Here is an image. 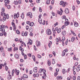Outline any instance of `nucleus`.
<instances>
[{"instance_id":"c9c22d12","label":"nucleus","mask_w":80,"mask_h":80,"mask_svg":"<svg viewBox=\"0 0 80 80\" xmlns=\"http://www.w3.org/2000/svg\"><path fill=\"white\" fill-rule=\"evenodd\" d=\"M8 52H12V48H8Z\"/></svg>"},{"instance_id":"a19ab883","label":"nucleus","mask_w":80,"mask_h":80,"mask_svg":"<svg viewBox=\"0 0 80 80\" xmlns=\"http://www.w3.org/2000/svg\"><path fill=\"white\" fill-rule=\"evenodd\" d=\"M2 67H3V64H0V69L2 68Z\"/></svg>"},{"instance_id":"338daca9","label":"nucleus","mask_w":80,"mask_h":80,"mask_svg":"<svg viewBox=\"0 0 80 80\" xmlns=\"http://www.w3.org/2000/svg\"><path fill=\"white\" fill-rule=\"evenodd\" d=\"M7 8H8V9H10V6L8 5L7 6Z\"/></svg>"},{"instance_id":"a211bd4d","label":"nucleus","mask_w":80,"mask_h":80,"mask_svg":"<svg viewBox=\"0 0 80 80\" xmlns=\"http://www.w3.org/2000/svg\"><path fill=\"white\" fill-rule=\"evenodd\" d=\"M38 22L40 24H42V18H39L38 19Z\"/></svg>"},{"instance_id":"9d476101","label":"nucleus","mask_w":80,"mask_h":80,"mask_svg":"<svg viewBox=\"0 0 80 80\" xmlns=\"http://www.w3.org/2000/svg\"><path fill=\"white\" fill-rule=\"evenodd\" d=\"M12 25L13 27V30L16 31V26L15 25V23H13V22H12Z\"/></svg>"},{"instance_id":"473e14b6","label":"nucleus","mask_w":80,"mask_h":80,"mask_svg":"<svg viewBox=\"0 0 80 80\" xmlns=\"http://www.w3.org/2000/svg\"><path fill=\"white\" fill-rule=\"evenodd\" d=\"M3 50V46H1V52H2Z\"/></svg>"},{"instance_id":"864d4df0","label":"nucleus","mask_w":80,"mask_h":80,"mask_svg":"<svg viewBox=\"0 0 80 80\" xmlns=\"http://www.w3.org/2000/svg\"><path fill=\"white\" fill-rule=\"evenodd\" d=\"M15 71L14 70V69L12 70V75L13 76V73H14V72Z\"/></svg>"},{"instance_id":"6e6552de","label":"nucleus","mask_w":80,"mask_h":80,"mask_svg":"<svg viewBox=\"0 0 80 80\" xmlns=\"http://www.w3.org/2000/svg\"><path fill=\"white\" fill-rule=\"evenodd\" d=\"M27 16H29L30 18H32V13L31 12H29L27 13Z\"/></svg>"},{"instance_id":"69168bd1","label":"nucleus","mask_w":80,"mask_h":80,"mask_svg":"<svg viewBox=\"0 0 80 80\" xmlns=\"http://www.w3.org/2000/svg\"><path fill=\"white\" fill-rule=\"evenodd\" d=\"M35 11V7H34L33 8H32V11H33V12H34Z\"/></svg>"},{"instance_id":"79ce46f5","label":"nucleus","mask_w":80,"mask_h":80,"mask_svg":"<svg viewBox=\"0 0 80 80\" xmlns=\"http://www.w3.org/2000/svg\"><path fill=\"white\" fill-rule=\"evenodd\" d=\"M24 44H25V42H22V43L21 44V46H22V47H23V46L24 45Z\"/></svg>"},{"instance_id":"f8f14e48","label":"nucleus","mask_w":80,"mask_h":80,"mask_svg":"<svg viewBox=\"0 0 80 80\" xmlns=\"http://www.w3.org/2000/svg\"><path fill=\"white\" fill-rule=\"evenodd\" d=\"M36 44L37 47L40 46V41H37L36 42Z\"/></svg>"},{"instance_id":"052dcab7","label":"nucleus","mask_w":80,"mask_h":80,"mask_svg":"<svg viewBox=\"0 0 80 80\" xmlns=\"http://www.w3.org/2000/svg\"><path fill=\"white\" fill-rule=\"evenodd\" d=\"M26 30H28L29 29V27L28 26H26Z\"/></svg>"},{"instance_id":"4c0bfd02","label":"nucleus","mask_w":80,"mask_h":80,"mask_svg":"<svg viewBox=\"0 0 80 80\" xmlns=\"http://www.w3.org/2000/svg\"><path fill=\"white\" fill-rule=\"evenodd\" d=\"M32 59H33L34 61H35V56H34V55H33L32 56Z\"/></svg>"},{"instance_id":"7ed1b4c3","label":"nucleus","mask_w":80,"mask_h":80,"mask_svg":"<svg viewBox=\"0 0 80 80\" xmlns=\"http://www.w3.org/2000/svg\"><path fill=\"white\" fill-rule=\"evenodd\" d=\"M60 5H62L63 7H65V5L67 4V2L61 1L60 2Z\"/></svg>"},{"instance_id":"6ab92c4d","label":"nucleus","mask_w":80,"mask_h":80,"mask_svg":"<svg viewBox=\"0 0 80 80\" xmlns=\"http://www.w3.org/2000/svg\"><path fill=\"white\" fill-rule=\"evenodd\" d=\"M48 65L49 66L51 65V61H50L49 60H48Z\"/></svg>"},{"instance_id":"1a4fd4ad","label":"nucleus","mask_w":80,"mask_h":80,"mask_svg":"<svg viewBox=\"0 0 80 80\" xmlns=\"http://www.w3.org/2000/svg\"><path fill=\"white\" fill-rule=\"evenodd\" d=\"M65 40V37L63 36L62 37V40L61 41L62 42V45H64V44H65V43H64V40Z\"/></svg>"},{"instance_id":"412c9836","label":"nucleus","mask_w":80,"mask_h":80,"mask_svg":"<svg viewBox=\"0 0 80 80\" xmlns=\"http://www.w3.org/2000/svg\"><path fill=\"white\" fill-rule=\"evenodd\" d=\"M67 32L65 31H63L62 32V35H63V36H65V35H66Z\"/></svg>"},{"instance_id":"aec40b11","label":"nucleus","mask_w":80,"mask_h":80,"mask_svg":"<svg viewBox=\"0 0 80 80\" xmlns=\"http://www.w3.org/2000/svg\"><path fill=\"white\" fill-rule=\"evenodd\" d=\"M17 80H25V79L23 77H21V78H19L17 79Z\"/></svg>"},{"instance_id":"603ef678","label":"nucleus","mask_w":80,"mask_h":80,"mask_svg":"<svg viewBox=\"0 0 80 80\" xmlns=\"http://www.w3.org/2000/svg\"><path fill=\"white\" fill-rule=\"evenodd\" d=\"M42 70L43 72L45 73V72H46V70H45V69H42Z\"/></svg>"},{"instance_id":"a878e982","label":"nucleus","mask_w":80,"mask_h":80,"mask_svg":"<svg viewBox=\"0 0 80 80\" xmlns=\"http://www.w3.org/2000/svg\"><path fill=\"white\" fill-rule=\"evenodd\" d=\"M15 58H17L18 59L19 58L18 57V55L17 54H15Z\"/></svg>"},{"instance_id":"f03ea898","label":"nucleus","mask_w":80,"mask_h":80,"mask_svg":"<svg viewBox=\"0 0 80 80\" xmlns=\"http://www.w3.org/2000/svg\"><path fill=\"white\" fill-rule=\"evenodd\" d=\"M1 16H2L3 17H5L7 18V19H8L9 18V16H8V14H6L3 12H1Z\"/></svg>"},{"instance_id":"4468645a","label":"nucleus","mask_w":80,"mask_h":80,"mask_svg":"<svg viewBox=\"0 0 80 80\" xmlns=\"http://www.w3.org/2000/svg\"><path fill=\"white\" fill-rule=\"evenodd\" d=\"M77 72H78L80 70V65H79L76 68Z\"/></svg>"},{"instance_id":"7c9ffc66","label":"nucleus","mask_w":80,"mask_h":80,"mask_svg":"<svg viewBox=\"0 0 80 80\" xmlns=\"http://www.w3.org/2000/svg\"><path fill=\"white\" fill-rule=\"evenodd\" d=\"M65 52L63 51V52H62V57H64V56H65Z\"/></svg>"},{"instance_id":"e433bc0d","label":"nucleus","mask_w":80,"mask_h":80,"mask_svg":"<svg viewBox=\"0 0 80 80\" xmlns=\"http://www.w3.org/2000/svg\"><path fill=\"white\" fill-rule=\"evenodd\" d=\"M14 40L16 42H19V40H18V38H16Z\"/></svg>"},{"instance_id":"e2e57ef3","label":"nucleus","mask_w":80,"mask_h":80,"mask_svg":"<svg viewBox=\"0 0 80 80\" xmlns=\"http://www.w3.org/2000/svg\"><path fill=\"white\" fill-rule=\"evenodd\" d=\"M34 50H35V51H37V48H36V47L35 45H34Z\"/></svg>"},{"instance_id":"a18cd8bd","label":"nucleus","mask_w":80,"mask_h":80,"mask_svg":"<svg viewBox=\"0 0 80 80\" xmlns=\"http://www.w3.org/2000/svg\"><path fill=\"white\" fill-rule=\"evenodd\" d=\"M2 12H5V8H2Z\"/></svg>"},{"instance_id":"bb28decb","label":"nucleus","mask_w":80,"mask_h":80,"mask_svg":"<svg viewBox=\"0 0 80 80\" xmlns=\"http://www.w3.org/2000/svg\"><path fill=\"white\" fill-rule=\"evenodd\" d=\"M33 25H34L33 22H30V24H29V25L31 27H33Z\"/></svg>"},{"instance_id":"2f4dec72","label":"nucleus","mask_w":80,"mask_h":80,"mask_svg":"<svg viewBox=\"0 0 80 80\" xmlns=\"http://www.w3.org/2000/svg\"><path fill=\"white\" fill-rule=\"evenodd\" d=\"M62 72L63 74H65V73H66V72L65 71V69H63L62 70Z\"/></svg>"},{"instance_id":"ddd939ff","label":"nucleus","mask_w":80,"mask_h":80,"mask_svg":"<svg viewBox=\"0 0 80 80\" xmlns=\"http://www.w3.org/2000/svg\"><path fill=\"white\" fill-rule=\"evenodd\" d=\"M33 72L34 73L37 72V67H35L33 68Z\"/></svg>"},{"instance_id":"8fccbe9b","label":"nucleus","mask_w":80,"mask_h":80,"mask_svg":"<svg viewBox=\"0 0 80 80\" xmlns=\"http://www.w3.org/2000/svg\"><path fill=\"white\" fill-rule=\"evenodd\" d=\"M46 3H47V4H49V3H50V1L49 0H48L46 1Z\"/></svg>"},{"instance_id":"f704fd0d","label":"nucleus","mask_w":80,"mask_h":80,"mask_svg":"<svg viewBox=\"0 0 80 80\" xmlns=\"http://www.w3.org/2000/svg\"><path fill=\"white\" fill-rule=\"evenodd\" d=\"M5 69L6 71H7L8 70V68L7 66L5 67Z\"/></svg>"},{"instance_id":"39448f33","label":"nucleus","mask_w":80,"mask_h":80,"mask_svg":"<svg viewBox=\"0 0 80 80\" xmlns=\"http://www.w3.org/2000/svg\"><path fill=\"white\" fill-rule=\"evenodd\" d=\"M14 19H15L16 18H18L19 17V13H17V14L16 13H14Z\"/></svg>"},{"instance_id":"c756f323","label":"nucleus","mask_w":80,"mask_h":80,"mask_svg":"<svg viewBox=\"0 0 80 80\" xmlns=\"http://www.w3.org/2000/svg\"><path fill=\"white\" fill-rule=\"evenodd\" d=\"M75 39V38L74 37H72V38H71L72 42H74Z\"/></svg>"},{"instance_id":"680f3d73","label":"nucleus","mask_w":80,"mask_h":80,"mask_svg":"<svg viewBox=\"0 0 80 80\" xmlns=\"http://www.w3.org/2000/svg\"><path fill=\"white\" fill-rule=\"evenodd\" d=\"M6 18H6V17H3V19L4 20L6 21Z\"/></svg>"},{"instance_id":"0e129e2a","label":"nucleus","mask_w":80,"mask_h":80,"mask_svg":"<svg viewBox=\"0 0 80 80\" xmlns=\"http://www.w3.org/2000/svg\"><path fill=\"white\" fill-rule=\"evenodd\" d=\"M62 19H65V16L64 15L62 17Z\"/></svg>"},{"instance_id":"6e6d98bb","label":"nucleus","mask_w":80,"mask_h":80,"mask_svg":"<svg viewBox=\"0 0 80 80\" xmlns=\"http://www.w3.org/2000/svg\"><path fill=\"white\" fill-rule=\"evenodd\" d=\"M78 62H76L75 64V66H77L78 65Z\"/></svg>"},{"instance_id":"9b49d317","label":"nucleus","mask_w":80,"mask_h":80,"mask_svg":"<svg viewBox=\"0 0 80 80\" xmlns=\"http://www.w3.org/2000/svg\"><path fill=\"white\" fill-rule=\"evenodd\" d=\"M28 45H32V40H31L30 39H29V42L27 43Z\"/></svg>"},{"instance_id":"c85d7f7f","label":"nucleus","mask_w":80,"mask_h":80,"mask_svg":"<svg viewBox=\"0 0 80 80\" xmlns=\"http://www.w3.org/2000/svg\"><path fill=\"white\" fill-rule=\"evenodd\" d=\"M23 78H28V76L26 74H24L23 75Z\"/></svg>"},{"instance_id":"58836bf2","label":"nucleus","mask_w":80,"mask_h":80,"mask_svg":"<svg viewBox=\"0 0 80 80\" xmlns=\"http://www.w3.org/2000/svg\"><path fill=\"white\" fill-rule=\"evenodd\" d=\"M16 33L17 34H19L20 33V31H19V30H17L16 31Z\"/></svg>"},{"instance_id":"c03bdc74","label":"nucleus","mask_w":80,"mask_h":80,"mask_svg":"<svg viewBox=\"0 0 80 80\" xmlns=\"http://www.w3.org/2000/svg\"><path fill=\"white\" fill-rule=\"evenodd\" d=\"M24 36H27V32H24Z\"/></svg>"},{"instance_id":"f3484780","label":"nucleus","mask_w":80,"mask_h":80,"mask_svg":"<svg viewBox=\"0 0 80 80\" xmlns=\"http://www.w3.org/2000/svg\"><path fill=\"white\" fill-rule=\"evenodd\" d=\"M15 72H16V75H19V73H20V71L18 70H17V69H15Z\"/></svg>"},{"instance_id":"13d9d810","label":"nucleus","mask_w":80,"mask_h":80,"mask_svg":"<svg viewBox=\"0 0 80 80\" xmlns=\"http://www.w3.org/2000/svg\"><path fill=\"white\" fill-rule=\"evenodd\" d=\"M4 32V35L5 37H7V33L5 32Z\"/></svg>"},{"instance_id":"dca6fc26","label":"nucleus","mask_w":80,"mask_h":80,"mask_svg":"<svg viewBox=\"0 0 80 80\" xmlns=\"http://www.w3.org/2000/svg\"><path fill=\"white\" fill-rule=\"evenodd\" d=\"M74 26L75 27H78V23L77 22H74Z\"/></svg>"},{"instance_id":"72a5a7b5","label":"nucleus","mask_w":80,"mask_h":80,"mask_svg":"<svg viewBox=\"0 0 80 80\" xmlns=\"http://www.w3.org/2000/svg\"><path fill=\"white\" fill-rule=\"evenodd\" d=\"M19 42H20V43L23 42V41H22V39H21V38L19 39Z\"/></svg>"},{"instance_id":"37998d69","label":"nucleus","mask_w":80,"mask_h":80,"mask_svg":"<svg viewBox=\"0 0 80 80\" xmlns=\"http://www.w3.org/2000/svg\"><path fill=\"white\" fill-rule=\"evenodd\" d=\"M52 54H53V55H54V57H55V56H56V53H55V51H53L52 52Z\"/></svg>"},{"instance_id":"09e8293b","label":"nucleus","mask_w":80,"mask_h":80,"mask_svg":"<svg viewBox=\"0 0 80 80\" xmlns=\"http://www.w3.org/2000/svg\"><path fill=\"white\" fill-rule=\"evenodd\" d=\"M6 65H7V63L6 62H4V64H3V67H4L5 66H6Z\"/></svg>"},{"instance_id":"f257e3e1","label":"nucleus","mask_w":80,"mask_h":80,"mask_svg":"<svg viewBox=\"0 0 80 80\" xmlns=\"http://www.w3.org/2000/svg\"><path fill=\"white\" fill-rule=\"evenodd\" d=\"M8 28L7 26H5V25L0 26V31H1L2 32H5V28Z\"/></svg>"},{"instance_id":"ea45409f","label":"nucleus","mask_w":80,"mask_h":80,"mask_svg":"<svg viewBox=\"0 0 80 80\" xmlns=\"http://www.w3.org/2000/svg\"><path fill=\"white\" fill-rule=\"evenodd\" d=\"M55 59H52V64H55Z\"/></svg>"},{"instance_id":"774afa93","label":"nucleus","mask_w":80,"mask_h":80,"mask_svg":"<svg viewBox=\"0 0 80 80\" xmlns=\"http://www.w3.org/2000/svg\"><path fill=\"white\" fill-rule=\"evenodd\" d=\"M77 80H80V76H78V77Z\"/></svg>"},{"instance_id":"3c124183","label":"nucleus","mask_w":80,"mask_h":80,"mask_svg":"<svg viewBox=\"0 0 80 80\" xmlns=\"http://www.w3.org/2000/svg\"><path fill=\"white\" fill-rule=\"evenodd\" d=\"M38 57L39 58H41L42 57L39 54H38Z\"/></svg>"},{"instance_id":"cd10ccee","label":"nucleus","mask_w":80,"mask_h":80,"mask_svg":"<svg viewBox=\"0 0 80 80\" xmlns=\"http://www.w3.org/2000/svg\"><path fill=\"white\" fill-rule=\"evenodd\" d=\"M14 3L15 5H18V1H16L14 2Z\"/></svg>"},{"instance_id":"4d7b16f0","label":"nucleus","mask_w":80,"mask_h":80,"mask_svg":"<svg viewBox=\"0 0 80 80\" xmlns=\"http://www.w3.org/2000/svg\"><path fill=\"white\" fill-rule=\"evenodd\" d=\"M39 10L40 12H42V8H41L40 7L39 8Z\"/></svg>"},{"instance_id":"b1692460","label":"nucleus","mask_w":80,"mask_h":80,"mask_svg":"<svg viewBox=\"0 0 80 80\" xmlns=\"http://www.w3.org/2000/svg\"><path fill=\"white\" fill-rule=\"evenodd\" d=\"M21 18L22 19H23L24 18V14H23V12H22L21 15Z\"/></svg>"},{"instance_id":"5701e85b","label":"nucleus","mask_w":80,"mask_h":80,"mask_svg":"<svg viewBox=\"0 0 80 80\" xmlns=\"http://www.w3.org/2000/svg\"><path fill=\"white\" fill-rule=\"evenodd\" d=\"M8 80H10V79H12V76H11V75H10V74L9 75H8Z\"/></svg>"},{"instance_id":"4be33fe9","label":"nucleus","mask_w":80,"mask_h":80,"mask_svg":"<svg viewBox=\"0 0 80 80\" xmlns=\"http://www.w3.org/2000/svg\"><path fill=\"white\" fill-rule=\"evenodd\" d=\"M19 49L21 51V52H24V49H23V48H22V46H21L19 47Z\"/></svg>"},{"instance_id":"20e7f679","label":"nucleus","mask_w":80,"mask_h":80,"mask_svg":"<svg viewBox=\"0 0 80 80\" xmlns=\"http://www.w3.org/2000/svg\"><path fill=\"white\" fill-rule=\"evenodd\" d=\"M46 33L47 35H50L52 34V32L51 31V30L48 29L47 30Z\"/></svg>"},{"instance_id":"2eb2a0df","label":"nucleus","mask_w":80,"mask_h":80,"mask_svg":"<svg viewBox=\"0 0 80 80\" xmlns=\"http://www.w3.org/2000/svg\"><path fill=\"white\" fill-rule=\"evenodd\" d=\"M65 12L66 13H69V9L68 8H66L65 10Z\"/></svg>"},{"instance_id":"5fc2aeb1","label":"nucleus","mask_w":80,"mask_h":80,"mask_svg":"<svg viewBox=\"0 0 80 80\" xmlns=\"http://www.w3.org/2000/svg\"><path fill=\"white\" fill-rule=\"evenodd\" d=\"M57 66H58L59 67H61L62 66L61 65V64H59V65L58 64H57Z\"/></svg>"},{"instance_id":"49530a36","label":"nucleus","mask_w":80,"mask_h":80,"mask_svg":"<svg viewBox=\"0 0 80 80\" xmlns=\"http://www.w3.org/2000/svg\"><path fill=\"white\" fill-rule=\"evenodd\" d=\"M72 78L73 80H76V76H73Z\"/></svg>"},{"instance_id":"393cba45","label":"nucleus","mask_w":80,"mask_h":80,"mask_svg":"<svg viewBox=\"0 0 80 80\" xmlns=\"http://www.w3.org/2000/svg\"><path fill=\"white\" fill-rule=\"evenodd\" d=\"M65 25L67 26V25H69L70 24V22H66L64 23Z\"/></svg>"},{"instance_id":"423d86ee","label":"nucleus","mask_w":80,"mask_h":80,"mask_svg":"<svg viewBox=\"0 0 80 80\" xmlns=\"http://www.w3.org/2000/svg\"><path fill=\"white\" fill-rule=\"evenodd\" d=\"M10 2V1L9 0H5L4 1L5 6V7H7V4H8Z\"/></svg>"},{"instance_id":"0eeeda50","label":"nucleus","mask_w":80,"mask_h":80,"mask_svg":"<svg viewBox=\"0 0 80 80\" xmlns=\"http://www.w3.org/2000/svg\"><path fill=\"white\" fill-rule=\"evenodd\" d=\"M56 31H57V33H60L61 32V28H56L55 29Z\"/></svg>"},{"instance_id":"de8ad7c7","label":"nucleus","mask_w":80,"mask_h":80,"mask_svg":"<svg viewBox=\"0 0 80 80\" xmlns=\"http://www.w3.org/2000/svg\"><path fill=\"white\" fill-rule=\"evenodd\" d=\"M63 51H64V52H68V49H66L64 50H63Z\"/></svg>"},{"instance_id":"bf43d9fd","label":"nucleus","mask_w":80,"mask_h":80,"mask_svg":"<svg viewBox=\"0 0 80 80\" xmlns=\"http://www.w3.org/2000/svg\"><path fill=\"white\" fill-rule=\"evenodd\" d=\"M26 23L27 24H28V25H30V21H27L26 22Z\"/></svg>"}]
</instances>
